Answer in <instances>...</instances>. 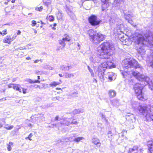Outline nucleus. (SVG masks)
Here are the masks:
<instances>
[{
    "instance_id": "obj_1",
    "label": "nucleus",
    "mask_w": 153,
    "mask_h": 153,
    "mask_svg": "<svg viewBox=\"0 0 153 153\" xmlns=\"http://www.w3.org/2000/svg\"><path fill=\"white\" fill-rule=\"evenodd\" d=\"M133 41L135 45H138L136 48L138 52L141 55H143L145 52L144 48L145 46L149 47H153V35L150 34L145 39L142 34L135 32L133 37Z\"/></svg>"
},
{
    "instance_id": "obj_2",
    "label": "nucleus",
    "mask_w": 153,
    "mask_h": 153,
    "mask_svg": "<svg viewBox=\"0 0 153 153\" xmlns=\"http://www.w3.org/2000/svg\"><path fill=\"white\" fill-rule=\"evenodd\" d=\"M123 68H125L127 70L121 72V74L124 78H126L128 76L132 74L137 79L140 80H141V76L142 75L137 71H134L132 68H140L141 66L137 61L132 58H126L122 61Z\"/></svg>"
},
{
    "instance_id": "obj_3",
    "label": "nucleus",
    "mask_w": 153,
    "mask_h": 153,
    "mask_svg": "<svg viewBox=\"0 0 153 153\" xmlns=\"http://www.w3.org/2000/svg\"><path fill=\"white\" fill-rule=\"evenodd\" d=\"M114 50V46L111 42H104L97 48V55L100 58L108 59Z\"/></svg>"
},
{
    "instance_id": "obj_4",
    "label": "nucleus",
    "mask_w": 153,
    "mask_h": 153,
    "mask_svg": "<svg viewBox=\"0 0 153 153\" xmlns=\"http://www.w3.org/2000/svg\"><path fill=\"white\" fill-rule=\"evenodd\" d=\"M123 3V0H114V6L117 7L118 9L122 10L124 14L125 19L127 20H128L134 17V14L128 11L127 12L128 6L127 5H124Z\"/></svg>"
},
{
    "instance_id": "obj_5",
    "label": "nucleus",
    "mask_w": 153,
    "mask_h": 153,
    "mask_svg": "<svg viewBox=\"0 0 153 153\" xmlns=\"http://www.w3.org/2000/svg\"><path fill=\"white\" fill-rule=\"evenodd\" d=\"M90 37L91 40L94 43H100L105 39V36L100 33H97L96 30L93 29L89 30L88 32Z\"/></svg>"
},
{
    "instance_id": "obj_6",
    "label": "nucleus",
    "mask_w": 153,
    "mask_h": 153,
    "mask_svg": "<svg viewBox=\"0 0 153 153\" xmlns=\"http://www.w3.org/2000/svg\"><path fill=\"white\" fill-rule=\"evenodd\" d=\"M107 68H108L106 62L101 63L98 68L97 72L98 73V76L101 79L102 82H103L105 80L104 76V74L105 71Z\"/></svg>"
},
{
    "instance_id": "obj_7",
    "label": "nucleus",
    "mask_w": 153,
    "mask_h": 153,
    "mask_svg": "<svg viewBox=\"0 0 153 153\" xmlns=\"http://www.w3.org/2000/svg\"><path fill=\"white\" fill-rule=\"evenodd\" d=\"M143 86L138 83H136L134 85V89L135 92L137 94V98L140 100H143L144 97L142 93Z\"/></svg>"
},
{
    "instance_id": "obj_8",
    "label": "nucleus",
    "mask_w": 153,
    "mask_h": 153,
    "mask_svg": "<svg viewBox=\"0 0 153 153\" xmlns=\"http://www.w3.org/2000/svg\"><path fill=\"white\" fill-rule=\"evenodd\" d=\"M140 112L144 116V119L146 121L153 123V114L149 113L145 108L143 109H140Z\"/></svg>"
},
{
    "instance_id": "obj_9",
    "label": "nucleus",
    "mask_w": 153,
    "mask_h": 153,
    "mask_svg": "<svg viewBox=\"0 0 153 153\" xmlns=\"http://www.w3.org/2000/svg\"><path fill=\"white\" fill-rule=\"evenodd\" d=\"M64 8L67 14L70 16L71 19L75 20L76 19V16L73 10V7L70 5H66L64 6Z\"/></svg>"
},
{
    "instance_id": "obj_10",
    "label": "nucleus",
    "mask_w": 153,
    "mask_h": 153,
    "mask_svg": "<svg viewBox=\"0 0 153 153\" xmlns=\"http://www.w3.org/2000/svg\"><path fill=\"white\" fill-rule=\"evenodd\" d=\"M88 21L92 25H97L100 23V21L98 20L97 16L94 15H92L88 18Z\"/></svg>"
},
{
    "instance_id": "obj_11",
    "label": "nucleus",
    "mask_w": 153,
    "mask_h": 153,
    "mask_svg": "<svg viewBox=\"0 0 153 153\" xmlns=\"http://www.w3.org/2000/svg\"><path fill=\"white\" fill-rule=\"evenodd\" d=\"M131 104L132 107L135 110L136 109L138 110L140 112V109H143L145 108L142 106L138 102L132 101L131 102Z\"/></svg>"
},
{
    "instance_id": "obj_12",
    "label": "nucleus",
    "mask_w": 153,
    "mask_h": 153,
    "mask_svg": "<svg viewBox=\"0 0 153 153\" xmlns=\"http://www.w3.org/2000/svg\"><path fill=\"white\" fill-rule=\"evenodd\" d=\"M63 123L60 122L56 124H55L56 126H61L63 125H65L66 126H68L69 124H71V119L69 118H65L64 119Z\"/></svg>"
},
{
    "instance_id": "obj_13",
    "label": "nucleus",
    "mask_w": 153,
    "mask_h": 153,
    "mask_svg": "<svg viewBox=\"0 0 153 153\" xmlns=\"http://www.w3.org/2000/svg\"><path fill=\"white\" fill-rule=\"evenodd\" d=\"M141 80H140V81L146 82V83H145L146 85H150V83H152L151 80L148 77L142 75L141 76Z\"/></svg>"
},
{
    "instance_id": "obj_14",
    "label": "nucleus",
    "mask_w": 153,
    "mask_h": 153,
    "mask_svg": "<svg viewBox=\"0 0 153 153\" xmlns=\"http://www.w3.org/2000/svg\"><path fill=\"white\" fill-rule=\"evenodd\" d=\"M126 119L131 122L133 123L135 121V117L134 115L131 113H128L126 116Z\"/></svg>"
},
{
    "instance_id": "obj_15",
    "label": "nucleus",
    "mask_w": 153,
    "mask_h": 153,
    "mask_svg": "<svg viewBox=\"0 0 153 153\" xmlns=\"http://www.w3.org/2000/svg\"><path fill=\"white\" fill-rule=\"evenodd\" d=\"M147 145L150 153H153V141L151 140L148 142Z\"/></svg>"
},
{
    "instance_id": "obj_16",
    "label": "nucleus",
    "mask_w": 153,
    "mask_h": 153,
    "mask_svg": "<svg viewBox=\"0 0 153 153\" xmlns=\"http://www.w3.org/2000/svg\"><path fill=\"white\" fill-rule=\"evenodd\" d=\"M92 142L96 145L97 147H99L101 146V143L99 140L97 138H93L92 140Z\"/></svg>"
},
{
    "instance_id": "obj_17",
    "label": "nucleus",
    "mask_w": 153,
    "mask_h": 153,
    "mask_svg": "<svg viewBox=\"0 0 153 153\" xmlns=\"http://www.w3.org/2000/svg\"><path fill=\"white\" fill-rule=\"evenodd\" d=\"M102 2V11H105L109 6L108 3V1Z\"/></svg>"
},
{
    "instance_id": "obj_18",
    "label": "nucleus",
    "mask_w": 153,
    "mask_h": 153,
    "mask_svg": "<svg viewBox=\"0 0 153 153\" xmlns=\"http://www.w3.org/2000/svg\"><path fill=\"white\" fill-rule=\"evenodd\" d=\"M108 78L110 81H111L113 79L115 78L116 76L114 73L112 72H109L107 74Z\"/></svg>"
},
{
    "instance_id": "obj_19",
    "label": "nucleus",
    "mask_w": 153,
    "mask_h": 153,
    "mask_svg": "<svg viewBox=\"0 0 153 153\" xmlns=\"http://www.w3.org/2000/svg\"><path fill=\"white\" fill-rule=\"evenodd\" d=\"M89 58L90 61L93 63H94L96 62H98L97 60L98 58L96 57L94 55L91 54L90 55Z\"/></svg>"
},
{
    "instance_id": "obj_20",
    "label": "nucleus",
    "mask_w": 153,
    "mask_h": 153,
    "mask_svg": "<svg viewBox=\"0 0 153 153\" xmlns=\"http://www.w3.org/2000/svg\"><path fill=\"white\" fill-rule=\"evenodd\" d=\"M108 94L110 98H112L116 96V93L114 90L111 89L109 91Z\"/></svg>"
},
{
    "instance_id": "obj_21",
    "label": "nucleus",
    "mask_w": 153,
    "mask_h": 153,
    "mask_svg": "<svg viewBox=\"0 0 153 153\" xmlns=\"http://www.w3.org/2000/svg\"><path fill=\"white\" fill-rule=\"evenodd\" d=\"M84 112V110L82 108L78 109H74L72 113L74 114H79L80 113H82Z\"/></svg>"
},
{
    "instance_id": "obj_22",
    "label": "nucleus",
    "mask_w": 153,
    "mask_h": 153,
    "mask_svg": "<svg viewBox=\"0 0 153 153\" xmlns=\"http://www.w3.org/2000/svg\"><path fill=\"white\" fill-rule=\"evenodd\" d=\"M107 68L109 69L111 68L115 67V65H114L113 63L111 61L106 62Z\"/></svg>"
},
{
    "instance_id": "obj_23",
    "label": "nucleus",
    "mask_w": 153,
    "mask_h": 153,
    "mask_svg": "<svg viewBox=\"0 0 153 153\" xmlns=\"http://www.w3.org/2000/svg\"><path fill=\"white\" fill-rule=\"evenodd\" d=\"M12 41L11 38L10 36H7L6 37L3 42L4 43H10Z\"/></svg>"
},
{
    "instance_id": "obj_24",
    "label": "nucleus",
    "mask_w": 153,
    "mask_h": 153,
    "mask_svg": "<svg viewBox=\"0 0 153 153\" xmlns=\"http://www.w3.org/2000/svg\"><path fill=\"white\" fill-rule=\"evenodd\" d=\"M20 86L19 84H15L14 86L13 87V89H16V90L19 91V92L21 93L22 92V90L20 88Z\"/></svg>"
},
{
    "instance_id": "obj_25",
    "label": "nucleus",
    "mask_w": 153,
    "mask_h": 153,
    "mask_svg": "<svg viewBox=\"0 0 153 153\" xmlns=\"http://www.w3.org/2000/svg\"><path fill=\"white\" fill-rule=\"evenodd\" d=\"M63 99L64 98H63L59 97H54L52 98V100L53 101H55L58 100V101H62Z\"/></svg>"
},
{
    "instance_id": "obj_26",
    "label": "nucleus",
    "mask_w": 153,
    "mask_h": 153,
    "mask_svg": "<svg viewBox=\"0 0 153 153\" xmlns=\"http://www.w3.org/2000/svg\"><path fill=\"white\" fill-rule=\"evenodd\" d=\"M138 149L137 146H134L132 148H129L128 153H132V152L137 150Z\"/></svg>"
},
{
    "instance_id": "obj_27",
    "label": "nucleus",
    "mask_w": 153,
    "mask_h": 153,
    "mask_svg": "<svg viewBox=\"0 0 153 153\" xmlns=\"http://www.w3.org/2000/svg\"><path fill=\"white\" fill-rule=\"evenodd\" d=\"M61 69L63 71H68L70 69V66L62 65L60 66Z\"/></svg>"
},
{
    "instance_id": "obj_28",
    "label": "nucleus",
    "mask_w": 153,
    "mask_h": 153,
    "mask_svg": "<svg viewBox=\"0 0 153 153\" xmlns=\"http://www.w3.org/2000/svg\"><path fill=\"white\" fill-rule=\"evenodd\" d=\"M84 139V138L82 137H78L74 139L73 141L76 142H78L80 140Z\"/></svg>"
},
{
    "instance_id": "obj_29",
    "label": "nucleus",
    "mask_w": 153,
    "mask_h": 153,
    "mask_svg": "<svg viewBox=\"0 0 153 153\" xmlns=\"http://www.w3.org/2000/svg\"><path fill=\"white\" fill-rule=\"evenodd\" d=\"M112 133L111 131H108V137L109 138V140L110 141H111L112 139Z\"/></svg>"
},
{
    "instance_id": "obj_30",
    "label": "nucleus",
    "mask_w": 153,
    "mask_h": 153,
    "mask_svg": "<svg viewBox=\"0 0 153 153\" xmlns=\"http://www.w3.org/2000/svg\"><path fill=\"white\" fill-rule=\"evenodd\" d=\"M4 128L7 130H11L14 127L13 126H9V125L7 124H4Z\"/></svg>"
},
{
    "instance_id": "obj_31",
    "label": "nucleus",
    "mask_w": 153,
    "mask_h": 153,
    "mask_svg": "<svg viewBox=\"0 0 153 153\" xmlns=\"http://www.w3.org/2000/svg\"><path fill=\"white\" fill-rule=\"evenodd\" d=\"M74 76V75L72 74H68L67 72L65 73V78L73 77Z\"/></svg>"
},
{
    "instance_id": "obj_32",
    "label": "nucleus",
    "mask_w": 153,
    "mask_h": 153,
    "mask_svg": "<svg viewBox=\"0 0 153 153\" xmlns=\"http://www.w3.org/2000/svg\"><path fill=\"white\" fill-rule=\"evenodd\" d=\"M59 84L60 83L59 82H54L50 84V85L52 87H55Z\"/></svg>"
},
{
    "instance_id": "obj_33",
    "label": "nucleus",
    "mask_w": 153,
    "mask_h": 153,
    "mask_svg": "<svg viewBox=\"0 0 153 153\" xmlns=\"http://www.w3.org/2000/svg\"><path fill=\"white\" fill-rule=\"evenodd\" d=\"M65 40H63V39L62 40H60L59 41V43L63 47L65 46Z\"/></svg>"
},
{
    "instance_id": "obj_34",
    "label": "nucleus",
    "mask_w": 153,
    "mask_h": 153,
    "mask_svg": "<svg viewBox=\"0 0 153 153\" xmlns=\"http://www.w3.org/2000/svg\"><path fill=\"white\" fill-rule=\"evenodd\" d=\"M87 68L89 70V72H90L91 76L92 77H94V74L93 72V70L90 68V67L89 66H88Z\"/></svg>"
},
{
    "instance_id": "obj_35",
    "label": "nucleus",
    "mask_w": 153,
    "mask_h": 153,
    "mask_svg": "<svg viewBox=\"0 0 153 153\" xmlns=\"http://www.w3.org/2000/svg\"><path fill=\"white\" fill-rule=\"evenodd\" d=\"M119 101L117 100H114L112 101V103L113 105L114 106L117 105L118 104Z\"/></svg>"
},
{
    "instance_id": "obj_36",
    "label": "nucleus",
    "mask_w": 153,
    "mask_h": 153,
    "mask_svg": "<svg viewBox=\"0 0 153 153\" xmlns=\"http://www.w3.org/2000/svg\"><path fill=\"white\" fill-rule=\"evenodd\" d=\"M151 56L152 57V59L150 61L149 65L153 68V52L151 54Z\"/></svg>"
},
{
    "instance_id": "obj_37",
    "label": "nucleus",
    "mask_w": 153,
    "mask_h": 153,
    "mask_svg": "<svg viewBox=\"0 0 153 153\" xmlns=\"http://www.w3.org/2000/svg\"><path fill=\"white\" fill-rule=\"evenodd\" d=\"M129 84L131 85H134L135 83L134 82V80L132 79H129Z\"/></svg>"
},
{
    "instance_id": "obj_38",
    "label": "nucleus",
    "mask_w": 153,
    "mask_h": 153,
    "mask_svg": "<svg viewBox=\"0 0 153 153\" xmlns=\"http://www.w3.org/2000/svg\"><path fill=\"white\" fill-rule=\"evenodd\" d=\"M63 40H65V42H69L70 40L71 39L69 36H67L63 38Z\"/></svg>"
},
{
    "instance_id": "obj_39",
    "label": "nucleus",
    "mask_w": 153,
    "mask_h": 153,
    "mask_svg": "<svg viewBox=\"0 0 153 153\" xmlns=\"http://www.w3.org/2000/svg\"><path fill=\"white\" fill-rule=\"evenodd\" d=\"M116 25L117 26V28L118 29H119L120 31L122 30V29H121V27L123 26V25L122 24H120V25H117V24H116Z\"/></svg>"
},
{
    "instance_id": "obj_40",
    "label": "nucleus",
    "mask_w": 153,
    "mask_h": 153,
    "mask_svg": "<svg viewBox=\"0 0 153 153\" xmlns=\"http://www.w3.org/2000/svg\"><path fill=\"white\" fill-rule=\"evenodd\" d=\"M62 17V16L61 13H59L57 15V18L58 19H61Z\"/></svg>"
},
{
    "instance_id": "obj_41",
    "label": "nucleus",
    "mask_w": 153,
    "mask_h": 153,
    "mask_svg": "<svg viewBox=\"0 0 153 153\" xmlns=\"http://www.w3.org/2000/svg\"><path fill=\"white\" fill-rule=\"evenodd\" d=\"M25 81L28 82L30 83H33V80L30 79H27L25 80Z\"/></svg>"
},
{
    "instance_id": "obj_42",
    "label": "nucleus",
    "mask_w": 153,
    "mask_h": 153,
    "mask_svg": "<svg viewBox=\"0 0 153 153\" xmlns=\"http://www.w3.org/2000/svg\"><path fill=\"white\" fill-rule=\"evenodd\" d=\"M48 20L51 21H53L54 20V18L53 16H49L48 18Z\"/></svg>"
},
{
    "instance_id": "obj_43",
    "label": "nucleus",
    "mask_w": 153,
    "mask_h": 153,
    "mask_svg": "<svg viewBox=\"0 0 153 153\" xmlns=\"http://www.w3.org/2000/svg\"><path fill=\"white\" fill-rule=\"evenodd\" d=\"M33 136V135L32 134V133H30L28 136L27 137H26L25 139L26 140L27 139H29L30 140H31L32 139H31V138Z\"/></svg>"
},
{
    "instance_id": "obj_44",
    "label": "nucleus",
    "mask_w": 153,
    "mask_h": 153,
    "mask_svg": "<svg viewBox=\"0 0 153 153\" xmlns=\"http://www.w3.org/2000/svg\"><path fill=\"white\" fill-rule=\"evenodd\" d=\"M43 9L42 6H41L39 7H36L35 9L36 10H38L39 11H41Z\"/></svg>"
},
{
    "instance_id": "obj_45",
    "label": "nucleus",
    "mask_w": 153,
    "mask_h": 153,
    "mask_svg": "<svg viewBox=\"0 0 153 153\" xmlns=\"http://www.w3.org/2000/svg\"><path fill=\"white\" fill-rule=\"evenodd\" d=\"M2 35L4 36V35L6 34L7 33V30L5 29L2 32Z\"/></svg>"
},
{
    "instance_id": "obj_46",
    "label": "nucleus",
    "mask_w": 153,
    "mask_h": 153,
    "mask_svg": "<svg viewBox=\"0 0 153 153\" xmlns=\"http://www.w3.org/2000/svg\"><path fill=\"white\" fill-rule=\"evenodd\" d=\"M27 49V48H26V47H21L18 48V49H19L20 50H22L23 49Z\"/></svg>"
},
{
    "instance_id": "obj_47",
    "label": "nucleus",
    "mask_w": 153,
    "mask_h": 153,
    "mask_svg": "<svg viewBox=\"0 0 153 153\" xmlns=\"http://www.w3.org/2000/svg\"><path fill=\"white\" fill-rule=\"evenodd\" d=\"M31 23L33 25H32V26H35L36 24V21H35L34 20H33L31 22Z\"/></svg>"
},
{
    "instance_id": "obj_48",
    "label": "nucleus",
    "mask_w": 153,
    "mask_h": 153,
    "mask_svg": "<svg viewBox=\"0 0 153 153\" xmlns=\"http://www.w3.org/2000/svg\"><path fill=\"white\" fill-rule=\"evenodd\" d=\"M15 84H9L8 85V87L9 88H13Z\"/></svg>"
},
{
    "instance_id": "obj_49",
    "label": "nucleus",
    "mask_w": 153,
    "mask_h": 153,
    "mask_svg": "<svg viewBox=\"0 0 153 153\" xmlns=\"http://www.w3.org/2000/svg\"><path fill=\"white\" fill-rule=\"evenodd\" d=\"M22 88V89L23 93L24 94H25L26 93L27 89L23 88Z\"/></svg>"
},
{
    "instance_id": "obj_50",
    "label": "nucleus",
    "mask_w": 153,
    "mask_h": 153,
    "mask_svg": "<svg viewBox=\"0 0 153 153\" xmlns=\"http://www.w3.org/2000/svg\"><path fill=\"white\" fill-rule=\"evenodd\" d=\"M128 22L131 25H133V22L131 19H128L127 20Z\"/></svg>"
},
{
    "instance_id": "obj_51",
    "label": "nucleus",
    "mask_w": 153,
    "mask_h": 153,
    "mask_svg": "<svg viewBox=\"0 0 153 153\" xmlns=\"http://www.w3.org/2000/svg\"><path fill=\"white\" fill-rule=\"evenodd\" d=\"M17 36V35H16V34H14L13 36L12 37V38H11L12 41L14 40L16 38Z\"/></svg>"
},
{
    "instance_id": "obj_52",
    "label": "nucleus",
    "mask_w": 153,
    "mask_h": 153,
    "mask_svg": "<svg viewBox=\"0 0 153 153\" xmlns=\"http://www.w3.org/2000/svg\"><path fill=\"white\" fill-rule=\"evenodd\" d=\"M78 123L77 121H71V124H74L75 125H76Z\"/></svg>"
},
{
    "instance_id": "obj_53",
    "label": "nucleus",
    "mask_w": 153,
    "mask_h": 153,
    "mask_svg": "<svg viewBox=\"0 0 153 153\" xmlns=\"http://www.w3.org/2000/svg\"><path fill=\"white\" fill-rule=\"evenodd\" d=\"M7 150L9 151H10L12 149V148L11 147V146H10V145H8V147H7Z\"/></svg>"
},
{
    "instance_id": "obj_54",
    "label": "nucleus",
    "mask_w": 153,
    "mask_h": 153,
    "mask_svg": "<svg viewBox=\"0 0 153 153\" xmlns=\"http://www.w3.org/2000/svg\"><path fill=\"white\" fill-rule=\"evenodd\" d=\"M100 116L102 117V118H105V116L101 112H100Z\"/></svg>"
},
{
    "instance_id": "obj_55",
    "label": "nucleus",
    "mask_w": 153,
    "mask_h": 153,
    "mask_svg": "<svg viewBox=\"0 0 153 153\" xmlns=\"http://www.w3.org/2000/svg\"><path fill=\"white\" fill-rule=\"evenodd\" d=\"M40 81L38 80H36L34 81H33V83H40Z\"/></svg>"
},
{
    "instance_id": "obj_56",
    "label": "nucleus",
    "mask_w": 153,
    "mask_h": 153,
    "mask_svg": "<svg viewBox=\"0 0 153 153\" xmlns=\"http://www.w3.org/2000/svg\"><path fill=\"white\" fill-rule=\"evenodd\" d=\"M59 116H57L56 117H55V119H54V121H56V120H59Z\"/></svg>"
},
{
    "instance_id": "obj_57",
    "label": "nucleus",
    "mask_w": 153,
    "mask_h": 153,
    "mask_svg": "<svg viewBox=\"0 0 153 153\" xmlns=\"http://www.w3.org/2000/svg\"><path fill=\"white\" fill-rule=\"evenodd\" d=\"M21 33V32L20 30H18V31L17 32V34H16L17 35H20Z\"/></svg>"
},
{
    "instance_id": "obj_58",
    "label": "nucleus",
    "mask_w": 153,
    "mask_h": 153,
    "mask_svg": "<svg viewBox=\"0 0 153 153\" xmlns=\"http://www.w3.org/2000/svg\"><path fill=\"white\" fill-rule=\"evenodd\" d=\"M1 121H2L4 123H5V119H2L0 120Z\"/></svg>"
},
{
    "instance_id": "obj_59",
    "label": "nucleus",
    "mask_w": 153,
    "mask_h": 153,
    "mask_svg": "<svg viewBox=\"0 0 153 153\" xmlns=\"http://www.w3.org/2000/svg\"><path fill=\"white\" fill-rule=\"evenodd\" d=\"M93 82H95L96 83H97V80H96V79H94V78L93 79Z\"/></svg>"
},
{
    "instance_id": "obj_60",
    "label": "nucleus",
    "mask_w": 153,
    "mask_h": 153,
    "mask_svg": "<svg viewBox=\"0 0 153 153\" xmlns=\"http://www.w3.org/2000/svg\"><path fill=\"white\" fill-rule=\"evenodd\" d=\"M40 60H41V59L40 60H38V59L34 61V63H37Z\"/></svg>"
},
{
    "instance_id": "obj_61",
    "label": "nucleus",
    "mask_w": 153,
    "mask_h": 153,
    "mask_svg": "<svg viewBox=\"0 0 153 153\" xmlns=\"http://www.w3.org/2000/svg\"><path fill=\"white\" fill-rule=\"evenodd\" d=\"M3 126V124L0 122V128H1Z\"/></svg>"
},
{
    "instance_id": "obj_62",
    "label": "nucleus",
    "mask_w": 153,
    "mask_h": 153,
    "mask_svg": "<svg viewBox=\"0 0 153 153\" xmlns=\"http://www.w3.org/2000/svg\"><path fill=\"white\" fill-rule=\"evenodd\" d=\"M6 100V99L5 98H1L0 99V100L1 101H3V100Z\"/></svg>"
},
{
    "instance_id": "obj_63",
    "label": "nucleus",
    "mask_w": 153,
    "mask_h": 153,
    "mask_svg": "<svg viewBox=\"0 0 153 153\" xmlns=\"http://www.w3.org/2000/svg\"><path fill=\"white\" fill-rule=\"evenodd\" d=\"M26 59L28 60H30L31 59V58L30 57L28 56L26 58Z\"/></svg>"
},
{
    "instance_id": "obj_64",
    "label": "nucleus",
    "mask_w": 153,
    "mask_h": 153,
    "mask_svg": "<svg viewBox=\"0 0 153 153\" xmlns=\"http://www.w3.org/2000/svg\"><path fill=\"white\" fill-rule=\"evenodd\" d=\"M86 1V0H81V2L82 4L85 1Z\"/></svg>"
}]
</instances>
